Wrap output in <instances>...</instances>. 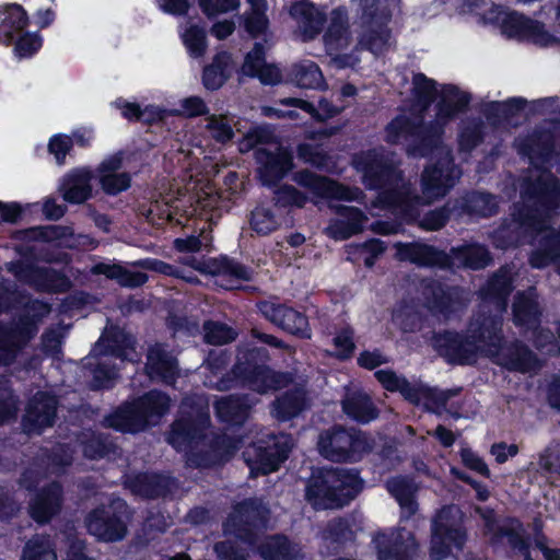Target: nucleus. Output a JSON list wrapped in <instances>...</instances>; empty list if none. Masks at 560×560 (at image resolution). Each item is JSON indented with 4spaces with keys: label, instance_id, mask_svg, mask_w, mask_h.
<instances>
[{
    "label": "nucleus",
    "instance_id": "obj_1",
    "mask_svg": "<svg viewBox=\"0 0 560 560\" xmlns=\"http://www.w3.org/2000/svg\"><path fill=\"white\" fill-rule=\"evenodd\" d=\"M412 95L416 102L413 113L401 114L386 127V141L393 144L406 143L411 155L423 156L434 152L438 161L428 167L421 176L422 195H412L407 184L394 165L375 150L362 152L354 156L353 166L362 174V182L369 189H382L374 206L390 209L407 220L415 219L422 206L443 198L456 184L460 171L454 165L451 151L440 141L443 126L468 104V96L454 86L442 90L438 104L435 121L430 126L422 124L418 114L424 110L435 95L434 82L418 73L412 79Z\"/></svg>",
    "mask_w": 560,
    "mask_h": 560
},
{
    "label": "nucleus",
    "instance_id": "obj_2",
    "mask_svg": "<svg viewBox=\"0 0 560 560\" xmlns=\"http://www.w3.org/2000/svg\"><path fill=\"white\" fill-rule=\"evenodd\" d=\"M549 141V135L542 133L517 142L520 151L528 156L532 165L523 183V208L517 209L512 223L497 234L499 238L509 237L506 244L498 243L500 247L537 242L530 265L542 268L558 258L560 269V230L549 225L550 211L560 206V185L549 171L538 165L539 160L547 161L551 153Z\"/></svg>",
    "mask_w": 560,
    "mask_h": 560
},
{
    "label": "nucleus",
    "instance_id": "obj_3",
    "mask_svg": "<svg viewBox=\"0 0 560 560\" xmlns=\"http://www.w3.org/2000/svg\"><path fill=\"white\" fill-rule=\"evenodd\" d=\"M501 323L497 317H486V306L469 322L467 335L438 332L432 338L433 348L450 363H472L479 355L491 358L511 371L530 372L539 366L535 355L524 346H502Z\"/></svg>",
    "mask_w": 560,
    "mask_h": 560
},
{
    "label": "nucleus",
    "instance_id": "obj_4",
    "mask_svg": "<svg viewBox=\"0 0 560 560\" xmlns=\"http://www.w3.org/2000/svg\"><path fill=\"white\" fill-rule=\"evenodd\" d=\"M362 489L357 474L342 469H325L313 476L306 488V499L315 509L340 508Z\"/></svg>",
    "mask_w": 560,
    "mask_h": 560
},
{
    "label": "nucleus",
    "instance_id": "obj_5",
    "mask_svg": "<svg viewBox=\"0 0 560 560\" xmlns=\"http://www.w3.org/2000/svg\"><path fill=\"white\" fill-rule=\"evenodd\" d=\"M170 398L160 392H150L136 402L126 405L104 419V425L121 432H137L155 424L168 410Z\"/></svg>",
    "mask_w": 560,
    "mask_h": 560
},
{
    "label": "nucleus",
    "instance_id": "obj_6",
    "mask_svg": "<svg viewBox=\"0 0 560 560\" xmlns=\"http://www.w3.org/2000/svg\"><path fill=\"white\" fill-rule=\"evenodd\" d=\"M50 313V306L39 301L25 305L14 326L0 325V364L12 363L21 349L36 334L37 324Z\"/></svg>",
    "mask_w": 560,
    "mask_h": 560
},
{
    "label": "nucleus",
    "instance_id": "obj_7",
    "mask_svg": "<svg viewBox=\"0 0 560 560\" xmlns=\"http://www.w3.org/2000/svg\"><path fill=\"white\" fill-rule=\"evenodd\" d=\"M130 511L121 499H114L107 505H102L92 511L86 520L89 533L97 539L106 542L118 541L126 537Z\"/></svg>",
    "mask_w": 560,
    "mask_h": 560
},
{
    "label": "nucleus",
    "instance_id": "obj_8",
    "mask_svg": "<svg viewBox=\"0 0 560 560\" xmlns=\"http://www.w3.org/2000/svg\"><path fill=\"white\" fill-rule=\"evenodd\" d=\"M462 512L456 505L441 509L432 524L431 558L442 560L447 557L451 545L462 548L466 534L462 526Z\"/></svg>",
    "mask_w": 560,
    "mask_h": 560
},
{
    "label": "nucleus",
    "instance_id": "obj_9",
    "mask_svg": "<svg viewBox=\"0 0 560 560\" xmlns=\"http://www.w3.org/2000/svg\"><path fill=\"white\" fill-rule=\"evenodd\" d=\"M292 447V441L287 435L269 436L267 441H259L248 445L243 457L250 468V475H267L276 471L284 462Z\"/></svg>",
    "mask_w": 560,
    "mask_h": 560
},
{
    "label": "nucleus",
    "instance_id": "obj_10",
    "mask_svg": "<svg viewBox=\"0 0 560 560\" xmlns=\"http://www.w3.org/2000/svg\"><path fill=\"white\" fill-rule=\"evenodd\" d=\"M320 454L334 462L357 460L369 451L368 439L362 433L343 429H334L320 434L318 440Z\"/></svg>",
    "mask_w": 560,
    "mask_h": 560
},
{
    "label": "nucleus",
    "instance_id": "obj_11",
    "mask_svg": "<svg viewBox=\"0 0 560 560\" xmlns=\"http://www.w3.org/2000/svg\"><path fill=\"white\" fill-rule=\"evenodd\" d=\"M362 8L363 30L355 49H368L374 55L383 54L389 46V33L384 26L385 12L377 13L378 0H357Z\"/></svg>",
    "mask_w": 560,
    "mask_h": 560
},
{
    "label": "nucleus",
    "instance_id": "obj_12",
    "mask_svg": "<svg viewBox=\"0 0 560 560\" xmlns=\"http://www.w3.org/2000/svg\"><path fill=\"white\" fill-rule=\"evenodd\" d=\"M351 42L346 12L341 9L331 11L324 43L327 54L332 56V61L340 68L353 67L359 62L353 54H341L350 47Z\"/></svg>",
    "mask_w": 560,
    "mask_h": 560
},
{
    "label": "nucleus",
    "instance_id": "obj_13",
    "mask_svg": "<svg viewBox=\"0 0 560 560\" xmlns=\"http://www.w3.org/2000/svg\"><path fill=\"white\" fill-rule=\"evenodd\" d=\"M254 350L238 355L237 363L233 369L234 376L244 385L260 394L279 388L282 384V377L267 366L254 363Z\"/></svg>",
    "mask_w": 560,
    "mask_h": 560
},
{
    "label": "nucleus",
    "instance_id": "obj_14",
    "mask_svg": "<svg viewBox=\"0 0 560 560\" xmlns=\"http://www.w3.org/2000/svg\"><path fill=\"white\" fill-rule=\"evenodd\" d=\"M294 180L300 186L307 188L313 194L347 201H361L364 194L358 187H348L324 176H318L308 171H301L294 175Z\"/></svg>",
    "mask_w": 560,
    "mask_h": 560
},
{
    "label": "nucleus",
    "instance_id": "obj_15",
    "mask_svg": "<svg viewBox=\"0 0 560 560\" xmlns=\"http://www.w3.org/2000/svg\"><path fill=\"white\" fill-rule=\"evenodd\" d=\"M255 156L260 179L267 186L278 183L293 167L291 153L276 143L269 148H258Z\"/></svg>",
    "mask_w": 560,
    "mask_h": 560
},
{
    "label": "nucleus",
    "instance_id": "obj_16",
    "mask_svg": "<svg viewBox=\"0 0 560 560\" xmlns=\"http://www.w3.org/2000/svg\"><path fill=\"white\" fill-rule=\"evenodd\" d=\"M475 511L483 520L485 534L489 536L492 545L503 544L506 540L510 547L520 550L525 556V560H532L527 551V545L521 535L518 522L510 521L504 524H497L492 510L476 506Z\"/></svg>",
    "mask_w": 560,
    "mask_h": 560
},
{
    "label": "nucleus",
    "instance_id": "obj_17",
    "mask_svg": "<svg viewBox=\"0 0 560 560\" xmlns=\"http://www.w3.org/2000/svg\"><path fill=\"white\" fill-rule=\"evenodd\" d=\"M15 277L40 291L63 292L70 288L69 279L47 267H35L28 264H15L9 268Z\"/></svg>",
    "mask_w": 560,
    "mask_h": 560
},
{
    "label": "nucleus",
    "instance_id": "obj_18",
    "mask_svg": "<svg viewBox=\"0 0 560 560\" xmlns=\"http://www.w3.org/2000/svg\"><path fill=\"white\" fill-rule=\"evenodd\" d=\"M267 513V509L255 501L243 502L236 505L229 516L224 530L252 544L248 535L252 528L258 529L265 526Z\"/></svg>",
    "mask_w": 560,
    "mask_h": 560
},
{
    "label": "nucleus",
    "instance_id": "obj_19",
    "mask_svg": "<svg viewBox=\"0 0 560 560\" xmlns=\"http://www.w3.org/2000/svg\"><path fill=\"white\" fill-rule=\"evenodd\" d=\"M373 542L380 560H409L417 549L413 534L405 528L377 533Z\"/></svg>",
    "mask_w": 560,
    "mask_h": 560
},
{
    "label": "nucleus",
    "instance_id": "obj_20",
    "mask_svg": "<svg viewBox=\"0 0 560 560\" xmlns=\"http://www.w3.org/2000/svg\"><path fill=\"white\" fill-rule=\"evenodd\" d=\"M501 23L502 32L509 37L527 39L540 46H550L557 42L544 25L517 12L505 13Z\"/></svg>",
    "mask_w": 560,
    "mask_h": 560
},
{
    "label": "nucleus",
    "instance_id": "obj_21",
    "mask_svg": "<svg viewBox=\"0 0 560 560\" xmlns=\"http://www.w3.org/2000/svg\"><path fill=\"white\" fill-rule=\"evenodd\" d=\"M422 295L427 307L434 314L448 317L465 306L467 299L458 288H446L439 282H429L423 287Z\"/></svg>",
    "mask_w": 560,
    "mask_h": 560
},
{
    "label": "nucleus",
    "instance_id": "obj_22",
    "mask_svg": "<svg viewBox=\"0 0 560 560\" xmlns=\"http://www.w3.org/2000/svg\"><path fill=\"white\" fill-rule=\"evenodd\" d=\"M188 406L189 400H185L182 405L183 417L173 423L168 435V442L177 450H183L188 443L197 439L201 430L209 423V415L203 408L188 413L187 418L184 417Z\"/></svg>",
    "mask_w": 560,
    "mask_h": 560
},
{
    "label": "nucleus",
    "instance_id": "obj_23",
    "mask_svg": "<svg viewBox=\"0 0 560 560\" xmlns=\"http://www.w3.org/2000/svg\"><path fill=\"white\" fill-rule=\"evenodd\" d=\"M57 400L46 393H37L30 400L23 417V429L27 434H39L51 427L56 416Z\"/></svg>",
    "mask_w": 560,
    "mask_h": 560
},
{
    "label": "nucleus",
    "instance_id": "obj_24",
    "mask_svg": "<svg viewBox=\"0 0 560 560\" xmlns=\"http://www.w3.org/2000/svg\"><path fill=\"white\" fill-rule=\"evenodd\" d=\"M337 218L331 219L325 233L336 241L348 240L351 236L363 232L368 223V215L355 207L331 206Z\"/></svg>",
    "mask_w": 560,
    "mask_h": 560
},
{
    "label": "nucleus",
    "instance_id": "obj_25",
    "mask_svg": "<svg viewBox=\"0 0 560 560\" xmlns=\"http://www.w3.org/2000/svg\"><path fill=\"white\" fill-rule=\"evenodd\" d=\"M512 291V271L509 268H502L488 282L486 299L479 311L486 306V317H497L502 324V313L505 312V299Z\"/></svg>",
    "mask_w": 560,
    "mask_h": 560
},
{
    "label": "nucleus",
    "instance_id": "obj_26",
    "mask_svg": "<svg viewBox=\"0 0 560 560\" xmlns=\"http://www.w3.org/2000/svg\"><path fill=\"white\" fill-rule=\"evenodd\" d=\"M259 311L268 320L290 334L305 338L311 336L306 317L293 308L271 302H262L259 304Z\"/></svg>",
    "mask_w": 560,
    "mask_h": 560
},
{
    "label": "nucleus",
    "instance_id": "obj_27",
    "mask_svg": "<svg viewBox=\"0 0 560 560\" xmlns=\"http://www.w3.org/2000/svg\"><path fill=\"white\" fill-rule=\"evenodd\" d=\"M182 262L202 273H212L241 281L250 280L249 270L246 267L231 260H201L196 257L188 256L184 257Z\"/></svg>",
    "mask_w": 560,
    "mask_h": 560
},
{
    "label": "nucleus",
    "instance_id": "obj_28",
    "mask_svg": "<svg viewBox=\"0 0 560 560\" xmlns=\"http://www.w3.org/2000/svg\"><path fill=\"white\" fill-rule=\"evenodd\" d=\"M145 369L150 378L166 384H172L178 375L177 361L161 345L149 350Z\"/></svg>",
    "mask_w": 560,
    "mask_h": 560
},
{
    "label": "nucleus",
    "instance_id": "obj_29",
    "mask_svg": "<svg viewBox=\"0 0 560 560\" xmlns=\"http://www.w3.org/2000/svg\"><path fill=\"white\" fill-rule=\"evenodd\" d=\"M261 44H255L246 55L242 71L249 77H257L264 84H277L281 81V71L275 65L266 63Z\"/></svg>",
    "mask_w": 560,
    "mask_h": 560
},
{
    "label": "nucleus",
    "instance_id": "obj_30",
    "mask_svg": "<svg viewBox=\"0 0 560 560\" xmlns=\"http://www.w3.org/2000/svg\"><path fill=\"white\" fill-rule=\"evenodd\" d=\"M397 259L401 261H410L418 266H441L446 262L444 253L424 244H401L395 245Z\"/></svg>",
    "mask_w": 560,
    "mask_h": 560
},
{
    "label": "nucleus",
    "instance_id": "obj_31",
    "mask_svg": "<svg viewBox=\"0 0 560 560\" xmlns=\"http://www.w3.org/2000/svg\"><path fill=\"white\" fill-rule=\"evenodd\" d=\"M92 172L86 168L74 170L62 182L63 199L71 203H82L92 195Z\"/></svg>",
    "mask_w": 560,
    "mask_h": 560
},
{
    "label": "nucleus",
    "instance_id": "obj_32",
    "mask_svg": "<svg viewBox=\"0 0 560 560\" xmlns=\"http://www.w3.org/2000/svg\"><path fill=\"white\" fill-rule=\"evenodd\" d=\"M342 409L348 417L362 423H368L378 416L370 396L361 389L347 392L342 400Z\"/></svg>",
    "mask_w": 560,
    "mask_h": 560
},
{
    "label": "nucleus",
    "instance_id": "obj_33",
    "mask_svg": "<svg viewBox=\"0 0 560 560\" xmlns=\"http://www.w3.org/2000/svg\"><path fill=\"white\" fill-rule=\"evenodd\" d=\"M61 508V488L57 483L40 492L30 505L31 516L37 523H47Z\"/></svg>",
    "mask_w": 560,
    "mask_h": 560
},
{
    "label": "nucleus",
    "instance_id": "obj_34",
    "mask_svg": "<svg viewBox=\"0 0 560 560\" xmlns=\"http://www.w3.org/2000/svg\"><path fill=\"white\" fill-rule=\"evenodd\" d=\"M291 15L296 20L305 40L314 38L323 28L324 14L310 2H298L291 7Z\"/></svg>",
    "mask_w": 560,
    "mask_h": 560
},
{
    "label": "nucleus",
    "instance_id": "obj_35",
    "mask_svg": "<svg viewBox=\"0 0 560 560\" xmlns=\"http://www.w3.org/2000/svg\"><path fill=\"white\" fill-rule=\"evenodd\" d=\"M386 488L399 503L402 518H409L417 512L418 505L413 500L417 488L411 480L394 477L386 482Z\"/></svg>",
    "mask_w": 560,
    "mask_h": 560
},
{
    "label": "nucleus",
    "instance_id": "obj_36",
    "mask_svg": "<svg viewBox=\"0 0 560 560\" xmlns=\"http://www.w3.org/2000/svg\"><path fill=\"white\" fill-rule=\"evenodd\" d=\"M292 81L302 89L324 90L327 88L322 70L312 60H302L291 68Z\"/></svg>",
    "mask_w": 560,
    "mask_h": 560
},
{
    "label": "nucleus",
    "instance_id": "obj_37",
    "mask_svg": "<svg viewBox=\"0 0 560 560\" xmlns=\"http://www.w3.org/2000/svg\"><path fill=\"white\" fill-rule=\"evenodd\" d=\"M95 275H104L109 279L116 280L120 285L127 288H137L144 284L148 276L140 271L131 270L121 265L97 264L92 268Z\"/></svg>",
    "mask_w": 560,
    "mask_h": 560
},
{
    "label": "nucleus",
    "instance_id": "obj_38",
    "mask_svg": "<svg viewBox=\"0 0 560 560\" xmlns=\"http://www.w3.org/2000/svg\"><path fill=\"white\" fill-rule=\"evenodd\" d=\"M27 24L25 11L21 5L11 4L0 10V42L10 43L15 33Z\"/></svg>",
    "mask_w": 560,
    "mask_h": 560
},
{
    "label": "nucleus",
    "instance_id": "obj_39",
    "mask_svg": "<svg viewBox=\"0 0 560 560\" xmlns=\"http://www.w3.org/2000/svg\"><path fill=\"white\" fill-rule=\"evenodd\" d=\"M513 316L515 325L535 328L539 310L533 290L516 295L513 304Z\"/></svg>",
    "mask_w": 560,
    "mask_h": 560
},
{
    "label": "nucleus",
    "instance_id": "obj_40",
    "mask_svg": "<svg viewBox=\"0 0 560 560\" xmlns=\"http://www.w3.org/2000/svg\"><path fill=\"white\" fill-rule=\"evenodd\" d=\"M115 342H122L124 346L118 345H109V337L103 336L95 345L93 349V353L95 355H115L120 358L121 360L135 361L137 360V354L133 349V339L130 336H126L122 331H117L115 334Z\"/></svg>",
    "mask_w": 560,
    "mask_h": 560
},
{
    "label": "nucleus",
    "instance_id": "obj_41",
    "mask_svg": "<svg viewBox=\"0 0 560 560\" xmlns=\"http://www.w3.org/2000/svg\"><path fill=\"white\" fill-rule=\"evenodd\" d=\"M253 401H245L240 397H224L217 401L215 410L218 417L231 424H241L245 421Z\"/></svg>",
    "mask_w": 560,
    "mask_h": 560
},
{
    "label": "nucleus",
    "instance_id": "obj_42",
    "mask_svg": "<svg viewBox=\"0 0 560 560\" xmlns=\"http://www.w3.org/2000/svg\"><path fill=\"white\" fill-rule=\"evenodd\" d=\"M307 407V399L304 390L295 389L288 392L273 404L272 413L278 420H289L298 416Z\"/></svg>",
    "mask_w": 560,
    "mask_h": 560
},
{
    "label": "nucleus",
    "instance_id": "obj_43",
    "mask_svg": "<svg viewBox=\"0 0 560 560\" xmlns=\"http://www.w3.org/2000/svg\"><path fill=\"white\" fill-rule=\"evenodd\" d=\"M374 375L385 389L399 392L410 402L417 400L418 383L411 384L406 377L398 375L389 369L378 370Z\"/></svg>",
    "mask_w": 560,
    "mask_h": 560
},
{
    "label": "nucleus",
    "instance_id": "obj_44",
    "mask_svg": "<svg viewBox=\"0 0 560 560\" xmlns=\"http://www.w3.org/2000/svg\"><path fill=\"white\" fill-rule=\"evenodd\" d=\"M230 63L231 57L228 52H220L214 57L213 62L203 70L202 82L206 89L217 90L223 85L229 77Z\"/></svg>",
    "mask_w": 560,
    "mask_h": 560
},
{
    "label": "nucleus",
    "instance_id": "obj_45",
    "mask_svg": "<svg viewBox=\"0 0 560 560\" xmlns=\"http://www.w3.org/2000/svg\"><path fill=\"white\" fill-rule=\"evenodd\" d=\"M300 550L283 537L268 538L260 547L265 560H295Z\"/></svg>",
    "mask_w": 560,
    "mask_h": 560
},
{
    "label": "nucleus",
    "instance_id": "obj_46",
    "mask_svg": "<svg viewBox=\"0 0 560 560\" xmlns=\"http://www.w3.org/2000/svg\"><path fill=\"white\" fill-rule=\"evenodd\" d=\"M281 104L287 106H294L303 109L308 113L312 117L317 120L325 121L338 115L340 113V108L334 106L327 100H320L318 103V107H315L312 103L296 98V97H287L280 101Z\"/></svg>",
    "mask_w": 560,
    "mask_h": 560
},
{
    "label": "nucleus",
    "instance_id": "obj_47",
    "mask_svg": "<svg viewBox=\"0 0 560 560\" xmlns=\"http://www.w3.org/2000/svg\"><path fill=\"white\" fill-rule=\"evenodd\" d=\"M249 225L258 235H268L280 226V219L272 208L258 206L250 213Z\"/></svg>",
    "mask_w": 560,
    "mask_h": 560
},
{
    "label": "nucleus",
    "instance_id": "obj_48",
    "mask_svg": "<svg viewBox=\"0 0 560 560\" xmlns=\"http://www.w3.org/2000/svg\"><path fill=\"white\" fill-rule=\"evenodd\" d=\"M457 394L456 390H441L434 387H429L421 383L417 386V400L412 404L424 402L434 407L445 406L446 402Z\"/></svg>",
    "mask_w": 560,
    "mask_h": 560
},
{
    "label": "nucleus",
    "instance_id": "obj_49",
    "mask_svg": "<svg viewBox=\"0 0 560 560\" xmlns=\"http://www.w3.org/2000/svg\"><path fill=\"white\" fill-rule=\"evenodd\" d=\"M252 8V13L246 20V30L253 36L261 34L267 27V18L265 11L267 8L265 0H247Z\"/></svg>",
    "mask_w": 560,
    "mask_h": 560
},
{
    "label": "nucleus",
    "instance_id": "obj_50",
    "mask_svg": "<svg viewBox=\"0 0 560 560\" xmlns=\"http://www.w3.org/2000/svg\"><path fill=\"white\" fill-rule=\"evenodd\" d=\"M458 259L471 269H480L486 267L490 257L488 250L483 246L472 245L462 248L458 253Z\"/></svg>",
    "mask_w": 560,
    "mask_h": 560
},
{
    "label": "nucleus",
    "instance_id": "obj_51",
    "mask_svg": "<svg viewBox=\"0 0 560 560\" xmlns=\"http://www.w3.org/2000/svg\"><path fill=\"white\" fill-rule=\"evenodd\" d=\"M467 211L479 215H491L495 212L494 197L486 192H474L466 200Z\"/></svg>",
    "mask_w": 560,
    "mask_h": 560
},
{
    "label": "nucleus",
    "instance_id": "obj_52",
    "mask_svg": "<svg viewBox=\"0 0 560 560\" xmlns=\"http://www.w3.org/2000/svg\"><path fill=\"white\" fill-rule=\"evenodd\" d=\"M205 340L212 345H224L235 339L236 332L225 324L209 322L205 324Z\"/></svg>",
    "mask_w": 560,
    "mask_h": 560
},
{
    "label": "nucleus",
    "instance_id": "obj_53",
    "mask_svg": "<svg viewBox=\"0 0 560 560\" xmlns=\"http://www.w3.org/2000/svg\"><path fill=\"white\" fill-rule=\"evenodd\" d=\"M207 130L213 139L219 142H226L233 137V129L230 120L224 115H211L207 118Z\"/></svg>",
    "mask_w": 560,
    "mask_h": 560
},
{
    "label": "nucleus",
    "instance_id": "obj_54",
    "mask_svg": "<svg viewBox=\"0 0 560 560\" xmlns=\"http://www.w3.org/2000/svg\"><path fill=\"white\" fill-rule=\"evenodd\" d=\"M393 320L404 331H415L420 328V316L410 305H400L395 308Z\"/></svg>",
    "mask_w": 560,
    "mask_h": 560
},
{
    "label": "nucleus",
    "instance_id": "obj_55",
    "mask_svg": "<svg viewBox=\"0 0 560 560\" xmlns=\"http://www.w3.org/2000/svg\"><path fill=\"white\" fill-rule=\"evenodd\" d=\"M100 184L106 194L116 195L129 188L130 176L128 173H104L100 174Z\"/></svg>",
    "mask_w": 560,
    "mask_h": 560
},
{
    "label": "nucleus",
    "instance_id": "obj_56",
    "mask_svg": "<svg viewBox=\"0 0 560 560\" xmlns=\"http://www.w3.org/2000/svg\"><path fill=\"white\" fill-rule=\"evenodd\" d=\"M298 155L305 163H308L317 168H326L328 166L329 158L320 147L303 143L298 148Z\"/></svg>",
    "mask_w": 560,
    "mask_h": 560
},
{
    "label": "nucleus",
    "instance_id": "obj_57",
    "mask_svg": "<svg viewBox=\"0 0 560 560\" xmlns=\"http://www.w3.org/2000/svg\"><path fill=\"white\" fill-rule=\"evenodd\" d=\"M114 448V445L102 435L92 434L86 441H83V453L91 459L105 457Z\"/></svg>",
    "mask_w": 560,
    "mask_h": 560
},
{
    "label": "nucleus",
    "instance_id": "obj_58",
    "mask_svg": "<svg viewBox=\"0 0 560 560\" xmlns=\"http://www.w3.org/2000/svg\"><path fill=\"white\" fill-rule=\"evenodd\" d=\"M184 43L190 55L201 57L206 51V33L197 26L189 27L184 36Z\"/></svg>",
    "mask_w": 560,
    "mask_h": 560
},
{
    "label": "nucleus",
    "instance_id": "obj_59",
    "mask_svg": "<svg viewBox=\"0 0 560 560\" xmlns=\"http://www.w3.org/2000/svg\"><path fill=\"white\" fill-rule=\"evenodd\" d=\"M18 401L10 388L0 387V424L14 420L18 415Z\"/></svg>",
    "mask_w": 560,
    "mask_h": 560
},
{
    "label": "nucleus",
    "instance_id": "obj_60",
    "mask_svg": "<svg viewBox=\"0 0 560 560\" xmlns=\"http://www.w3.org/2000/svg\"><path fill=\"white\" fill-rule=\"evenodd\" d=\"M131 265L135 267H140L142 269L153 270V271L162 273V275L183 278V279L187 280L188 282H192L195 280V278H185L182 275V272L178 271L176 268H174L173 266H171L162 260H158V259L148 258V259L137 260V261L132 262Z\"/></svg>",
    "mask_w": 560,
    "mask_h": 560
},
{
    "label": "nucleus",
    "instance_id": "obj_61",
    "mask_svg": "<svg viewBox=\"0 0 560 560\" xmlns=\"http://www.w3.org/2000/svg\"><path fill=\"white\" fill-rule=\"evenodd\" d=\"M276 203L282 207H303L307 200L306 196L293 186H282L276 191Z\"/></svg>",
    "mask_w": 560,
    "mask_h": 560
},
{
    "label": "nucleus",
    "instance_id": "obj_62",
    "mask_svg": "<svg viewBox=\"0 0 560 560\" xmlns=\"http://www.w3.org/2000/svg\"><path fill=\"white\" fill-rule=\"evenodd\" d=\"M336 354L340 358H348L354 350L353 331L349 327L341 329L334 338Z\"/></svg>",
    "mask_w": 560,
    "mask_h": 560
},
{
    "label": "nucleus",
    "instance_id": "obj_63",
    "mask_svg": "<svg viewBox=\"0 0 560 560\" xmlns=\"http://www.w3.org/2000/svg\"><path fill=\"white\" fill-rule=\"evenodd\" d=\"M62 338L60 328L47 330L43 336V350L51 357H58L61 353Z\"/></svg>",
    "mask_w": 560,
    "mask_h": 560
},
{
    "label": "nucleus",
    "instance_id": "obj_64",
    "mask_svg": "<svg viewBox=\"0 0 560 560\" xmlns=\"http://www.w3.org/2000/svg\"><path fill=\"white\" fill-rule=\"evenodd\" d=\"M220 560H245L246 553L243 548L231 541H222L214 546Z\"/></svg>",
    "mask_w": 560,
    "mask_h": 560
}]
</instances>
